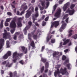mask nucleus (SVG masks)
<instances>
[{"label": "nucleus", "instance_id": "bf43d9fd", "mask_svg": "<svg viewBox=\"0 0 77 77\" xmlns=\"http://www.w3.org/2000/svg\"><path fill=\"white\" fill-rule=\"evenodd\" d=\"M72 30H70L69 31V33H71V32H72Z\"/></svg>", "mask_w": 77, "mask_h": 77}, {"label": "nucleus", "instance_id": "338daca9", "mask_svg": "<svg viewBox=\"0 0 77 77\" xmlns=\"http://www.w3.org/2000/svg\"><path fill=\"white\" fill-rule=\"evenodd\" d=\"M75 51L77 53V47H76L75 48Z\"/></svg>", "mask_w": 77, "mask_h": 77}, {"label": "nucleus", "instance_id": "3c124183", "mask_svg": "<svg viewBox=\"0 0 77 77\" xmlns=\"http://www.w3.org/2000/svg\"><path fill=\"white\" fill-rule=\"evenodd\" d=\"M56 55V52H55L53 54V56L54 57Z\"/></svg>", "mask_w": 77, "mask_h": 77}, {"label": "nucleus", "instance_id": "8fccbe9b", "mask_svg": "<svg viewBox=\"0 0 77 77\" xmlns=\"http://www.w3.org/2000/svg\"><path fill=\"white\" fill-rule=\"evenodd\" d=\"M48 17H47L45 18V21H48Z\"/></svg>", "mask_w": 77, "mask_h": 77}, {"label": "nucleus", "instance_id": "9b49d317", "mask_svg": "<svg viewBox=\"0 0 77 77\" xmlns=\"http://www.w3.org/2000/svg\"><path fill=\"white\" fill-rule=\"evenodd\" d=\"M59 21H55L52 23L51 26V29L53 28V27L54 26H55V27H56L57 26H59Z\"/></svg>", "mask_w": 77, "mask_h": 77}, {"label": "nucleus", "instance_id": "c9c22d12", "mask_svg": "<svg viewBox=\"0 0 77 77\" xmlns=\"http://www.w3.org/2000/svg\"><path fill=\"white\" fill-rule=\"evenodd\" d=\"M22 65L24 64V61L23 60H21L19 62Z\"/></svg>", "mask_w": 77, "mask_h": 77}, {"label": "nucleus", "instance_id": "cd10ccee", "mask_svg": "<svg viewBox=\"0 0 77 77\" xmlns=\"http://www.w3.org/2000/svg\"><path fill=\"white\" fill-rule=\"evenodd\" d=\"M72 38H74V39H75L77 38V35L75 34V35H73L72 36Z\"/></svg>", "mask_w": 77, "mask_h": 77}, {"label": "nucleus", "instance_id": "603ef678", "mask_svg": "<svg viewBox=\"0 0 77 77\" xmlns=\"http://www.w3.org/2000/svg\"><path fill=\"white\" fill-rule=\"evenodd\" d=\"M69 19V18H66V23H68V19Z\"/></svg>", "mask_w": 77, "mask_h": 77}, {"label": "nucleus", "instance_id": "e433bc0d", "mask_svg": "<svg viewBox=\"0 0 77 77\" xmlns=\"http://www.w3.org/2000/svg\"><path fill=\"white\" fill-rule=\"evenodd\" d=\"M51 43H54L55 42V39H51Z\"/></svg>", "mask_w": 77, "mask_h": 77}, {"label": "nucleus", "instance_id": "680f3d73", "mask_svg": "<svg viewBox=\"0 0 77 77\" xmlns=\"http://www.w3.org/2000/svg\"><path fill=\"white\" fill-rule=\"evenodd\" d=\"M44 66H43L42 68V69H41V71H43L44 70Z\"/></svg>", "mask_w": 77, "mask_h": 77}, {"label": "nucleus", "instance_id": "864d4df0", "mask_svg": "<svg viewBox=\"0 0 77 77\" xmlns=\"http://www.w3.org/2000/svg\"><path fill=\"white\" fill-rule=\"evenodd\" d=\"M45 13H46V11H44L43 12H42V11L41 12V14H45Z\"/></svg>", "mask_w": 77, "mask_h": 77}, {"label": "nucleus", "instance_id": "a211bd4d", "mask_svg": "<svg viewBox=\"0 0 77 77\" xmlns=\"http://www.w3.org/2000/svg\"><path fill=\"white\" fill-rule=\"evenodd\" d=\"M20 47L25 53H27V48H25V47L24 46H21Z\"/></svg>", "mask_w": 77, "mask_h": 77}, {"label": "nucleus", "instance_id": "b1692460", "mask_svg": "<svg viewBox=\"0 0 77 77\" xmlns=\"http://www.w3.org/2000/svg\"><path fill=\"white\" fill-rule=\"evenodd\" d=\"M17 24L18 27H21V26H22V24L20 22H18L17 23Z\"/></svg>", "mask_w": 77, "mask_h": 77}, {"label": "nucleus", "instance_id": "f704fd0d", "mask_svg": "<svg viewBox=\"0 0 77 77\" xmlns=\"http://www.w3.org/2000/svg\"><path fill=\"white\" fill-rule=\"evenodd\" d=\"M27 9V6H26L23 8V10H24V11H25V10Z\"/></svg>", "mask_w": 77, "mask_h": 77}, {"label": "nucleus", "instance_id": "39448f33", "mask_svg": "<svg viewBox=\"0 0 77 77\" xmlns=\"http://www.w3.org/2000/svg\"><path fill=\"white\" fill-rule=\"evenodd\" d=\"M10 27L11 28L14 29L13 30H11V33H14V31H15V28H16V27H17L16 23H15V22L14 20H12L11 22L10 23Z\"/></svg>", "mask_w": 77, "mask_h": 77}, {"label": "nucleus", "instance_id": "09e8293b", "mask_svg": "<svg viewBox=\"0 0 77 77\" xmlns=\"http://www.w3.org/2000/svg\"><path fill=\"white\" fill-rule=\"evenodd\" d=\"M65 53H68V49H66L64 51Z\"/></svg>", "mask_w": 77, "mask_h": 77}, {"label": "nucleus", "instance_id": "dca6fc26", "mask_svg": "<svg viewBox=\"0 0 77 77\" xmlns=\"http://www.w3.org/2000/svg\"><path fill=\"white\" fill-rule=\"evenodd\" d=\"M9 63L8 61H5L2 63V64L5 65V64L7 63L6 66H8V67H11L12 66V64H9Z\"/></svg>", "mask_w": 77, "mask_h": 77}, {"label": "nucleus", "instance_id": "c756f323", "mask_svg": "<svg viewBox=\"0 0 77 77\" xmlns=\"http://www.w3.org/2000/svg\"><path fill=\"white\" fill-rule=\"evenodd\" d=\"M45 66L46 68H48V63L47 62L45 64Z\"/></svg>", "mask_w": 77, "mask_h": 77}, {"label": "nucleus", "instance_id": "473e14b6", "mask_svg": "<svg viewBox=\"0 0 77 77\" xmlns=\"http://www.w3.org/2000/svg\"><path fill=\"white\" fill-rule=\"evenodd\" d=\"M69 62V60L68 59L67 60H66L65 62L64 63V65H65V64H67V63H68V62Z\"/></svg>", "mask_w": 77, "mask_h": 77}, {"label": "nucleus", "instance_id": "a19ab883", "mask_svg": "<svg viewBox=\"0 0 77 77\" xmlns=\"http://www.w3.org/2000/svg\"><path fill=\"white\" fill-rule=\"evenodd\" d=\"M46 24V22H43L42 23V25L43 26H44Z\"/></svg>", "mask_w": 77, "mask_h": 77}, {"label": "nucleus", "instance_id": "5701e85b", "mask_svg": "<svg viewBox=\"0 0 77 77\" xmlns=\"http://www.w3.org/2000/svg\"><path fill=\"white\" fill-rule=\"evenodd\" d=\"M3 20H2L1 23V24H0V28L1 29L3 27Z\"/></svg>", "mask_w": 77, "mask_h": 77}, {"label": "nucleus", "instance_id": "20e7f679", "mask_svg": "<svg viewBox=\"0 0 77 77\" xmlns=\"http://www.w3.org/2000/svg\"><path fill=\"white\" fill-rule=\"evenodd\" d=\"M22 55H23V54H19L17 53V52L13 53V58L14 59L13 60V61L14 62V63H15V62H17V60L18 58V57L20 56H22Z\"/></svg>", "mask_w": 77, "mask_h": 77}, {"label": "nucleus", "instance_id": "f03ea898", "mask_svg": "<svg viewBox=\"0 0 77 77\" xmlns=\"http://www.w3.org/2000/svg\"><path fill=\"white\" fill-rule=\"evenodd\" d=\"M38 7H36L35 9V14L32 15V19L33 20V23H35V25L37 26H39V24L37 23V22H35V20H36V18L38 17L39 16V14H38Z\"/></svg>", "mask_w": 77, "mask_h": 77}, {"label": "nucleus", "instance_id": "79ce46f5", "mask_svg": "<svg viewBox=\"0 0 77 77\" xmlns=\"http://www.w3.org/2000/svg\"><path fill=\"white\" fill-rule=\"evenodd\" d=\"M8 25L9 24H8V23L7 22H5V26H8Z\"/></svg>", "mask_w": 77, "mask_h": 77}, {"label": "nucleus", "instance_id": "423d86ee", "mask_svg": "<svg viewBox=\"0 0 77 77\" xmlns=\"http://www.w3.org/2000/svg\"><path fill=\"white\" fill-rule=\"evenodd\" d=\"M34 8L31 7L29 10L27 11V13L25 15V17L26 18H28L31 15V12H33V10Z\"/></svg>", "mask_w": 77, "mask_h": 77}, {"label": "nucleus", "instance_id": "a878e982", "mask_svg": "<svg viewBox=\"0 0 77 77\" xmlns=\"http://www.w3.org/2000/svg\"><path fill=\"white\" fill-rule=\"evenodd\" d=\"M17 34H18V32L16 33L14 35V40H16V39H17Z\"/></svg>", "mask_w": 77, "mask_h": 77}, {"label": "nucleus", "instance_id": "e2e57ef3", "mask_svg": "<svg viewBox=\"0 0 77 77\" xmlns=\"http://www.w3.org/2000/svg\"><path fill=\"white\" fill-rule=\"evenodd\" d=\"M1 72L2 74H4V71L3 70H1Z\"/></svg>", "mask_w": 77, "mask_h": 77}, {"label": "nucleus", "instance_id": "f8f14e48", "mask_svg": "<svg viewBox=\"0 0 77 77\" xmlns=\"http://www.w3.org/2000/svg\"><path fill=\"white\" fill-rule=\"evenodd\" d=\"M62 25L61 26V27L59 29L60 32H62V30L65 29V27L66 26V24L65 23V22H64V21H62Z\"/></svg>", "mask_w": 77, "mask_h": 77}, {"label": "nucleus", "instance_id": "4d7b16f0", "mask_svg": "<svg viewBox=\"0 0 77 77\" xmlns=\"http://www.w3.org/2000/svg\"><path fill=\"white\" fill-rule=\"evenodd\" d=\"M69 33L68 35L69 37L71 36L72 35V33Z\"/></svg>", "mask_w": 77, "mask_h": 77}, {"label": "nucleus", "instance_id": "37998d69", "mask_svg": "<svg viewBox=\"0 0 77 77\" xmlns=\"http://www.w3.org/2000/svg\"><path fill=\"white\" fill-rule=\"evenodd\" d=\"M24 13V11H23L20 14V15H22Z\"/></svg>", "mask_w": 77, "mask_h": 77}, {"label": "nucleus", "instance_id": "0e129e2a", "mask_svg": "<svg viewBox=\"0 0 77 77\" xmlns=\"http://www.w3.org/2000/svg\"><path fill=\"white\" fill-rule=\"evenodd\" d=\"M44 18H45V15H43L42 17V20H43V19H44Z\"/></svg>", "mask_w": 77, "mask_h": 77}, {"label": "nucleus", "instance_id": "72a5a7b5", "mask_svg": "<svg viewBox=\"0 0 77 77\" xmlns=\"http://www.w3.org/2000/svg\"><path fill=\"white\" fill-rule=\"evenodd\" d=\"M70 66H71V65H70V64L69 63V64H68L67 66L68 69H71V68H70Z\"/></svg>", "mask_w": 77, "mask_h": 77}, {"label": "nucleus", "instance_id": "6ab92c4d", "mask_svg": "<svg viewBox=\"0 0 77 77\" xmlns=\"http://www.w3.org/2000/svg\"><path fill=\"white\" fill-rule=\"evenodd\" d=\"M30 26H27L26 27V28L24 29L23 31L25 35H26L27 33V30H28L29 28H30Z\"/></svg>", "mask_w": 77, "mask_h": 77}, {"label": "nucleus", "instance_id": "6e6552de", "mask_svg": "<svg viewBox=\"0 0 77 77\" xmlns=\"http://www.w3.org/2000/svg\"><path fill=\"white\" fill-rule=\"evenodd\" d=\"M5 33L3 34V38H4L5 39H7L8 38H10L11 36L10 35V33H7L6 32V30H4Z\"/></svg>", "mask_w": 77, "mask_h": 77}, {"label": "nucleus", "instance_id": "de8ad7c7", "mask_svg": "<svg viewBox=\"0 0 77 77\" xmlns=\"http://www.w3.org/2000/svg\"><path fill=\"white\" fill-rule=\"evenodd\" d=\"M45 48V47L44 46H43L42 47L41 51H44V50Z\"/></svg>", "mask_w": 77, "mask_h": 77}, {"label": "nucleus", "instance_id": "13d9d810", "mask_svg": "<svg viewBox=\"0 0 77 77\" xmlns=\"http://www.w3.org/2000/svg\"><path fill=\"white\" fill-rule=\"evenodd\" d=\"M17 15H20V12L19 11H17Z\"/></svg>", "mask_w": 77, "mask_h": 77}, {"label": "nucleus", "instance_id": "4468645a", "mask_svg": "<svg viewBox=\"0 0 77 77\" xmlns=\"http://www.w3.org/2000/svg\"><path fill=\"white\" fill-rule=\"evenodd\" d=\"M74 12H75V11L74 10H70L69 9V8L66 11V13H69L70 15H72L74 14Z\"/></svg>", "mask_w": 77, "mask_h": 77}, {"label": "nucleus", "instance_id": "a18cd8bd", "mask_svg": "<svg viewBox=\"0 0 77 77\" xmlns=\"http://www.w3.org/2000/svg\"><path fill=\"white\" fill-rule=\"evenodd\" d=\"M60 47H62V42H60Z\"/></svg>", "mask_w": 77, "mask_h": 77}, {"label": "nucleus", "instance_id": "5fc2aeb1", "mask_svg": "<svg viewBox=\"0 0 77 77\" xmlns=\"http://www.w3.org/2000/svg\"><path fill=\"white\" fill-rule=\"evenodd\" d=\"M62 1H59V4H62V2H63V0H62Z\"/></svg>", "mask_w": 77, "mask_h": 77}, {"label": "nucleus", "instance_id": "ddd939ff", "mask_svg": "<svg viewBox=\"0 0 77 77\" xmlns=\"http://www.w3.org/2000/svg\"><path fill=\"white\" fill-rule=\"evenodd\" d=\"M11 55V52L8 51L7 52V53L3 57V58L4 59H6L9 56H10Z\"/></svg>", "mask_w": 77, "mask_h": 77}, {"label": "nucleus", "instance_id": "c85d7f7f", "mask_svg": "<svg viewBox=\"0 0 77 77\" xmlns=\"http://www.w3.org/2000/svg\"><path fill=\"white\" fill-rule=\"evenodd\" d=\"M52 30V29H51H51L50 30V32L51 33V34H54V33L55 32V31H54L51 32Z\"/></svg>", "mask_w": 77, "mask_h": 77}, {"label": "nucleus", "instance_id": "1a4fd4ad", "mask_svg": "<svg viewBox=\"0 0 77 77\" xmlns=\"http://www.w3.org/2000/svg\"><path fill=\"white\" fill-rule=\"evenodd\" d=\"M41 33L42 32L40 31L39 30H38L36 33V35H34L33 36L34 39H36L38 37H39V36L41 35Z\"/></svg>", "mask_w": 77, "mask_h": 77}, {"label": "nucleus", "instance_id": "ea45409f", "mask_svg": "<svg viewBox=\"0 0 77 77\" xmlns=\"http://www.w3.org/2000/svg\"><path fill=\"white\" fill-rule=\"evenodd\" d=\"M47 52H48V53H51V52H52V51H51V50H48V49L47 50Z\"/></svg>", "mask_w": 77, "mask_h": 77}, {"label": "nucleus", "instance_id": "774afa93", "mask_svg": "<svg viewBox=\"0 0 77 77\" xmlns=\"http://www.w3.org/2000/svg\"><path fill=\"white\" fill-rule=\"evenodd\" d=\"M71 45V42H69L68 44V45Z\"/></svg>", "mask_w": 77, "mask_h": 77}, {"label": "nucleus", "instance_id": "bb28decb", "mask_svg": "<svg viewBox=\"0 0 77 77\" xmlns=\"http://www.w3.org/2000/svg\"><path fill=\"white\" fill-rule=\"evenodd\" d=\"M52 36V35H51L50 38L48 36L47 38V42H48V41L49 40H50V39H51V37Z\"/></svg>", "mask_w": 77, "mask_h": 77}, {"label": "nucleus", "instance_id": "c03bdc74", "mask_svg": "<svg viewBox=\"0 0 77 77\" xmlns=\"http://www.w3.org/2000/svg\"><path fill=\"white\" fill-rule=\"evenodd\" d=\"M7 14L8 15H10V16L12 15V14L10 12H8L7 13Z\"/></svg>", "mask_w": 77, "mask_h": 77}, {"label": "nucleus", "instance_id": "aec40b11", "mask_svg": "<svg viewBox=\"0 0 77 77\" xmlns=\"http://www.w3.org/2000/svg\"><path fill=\"white\" fill-rule=\"evenodd\" d=\"M63 41L64 42L63 43V45H65L66 44V43H67V42H68L69 41V39L66 40V38H65L63 39Z\"/></svg>", "mask_w": 77, "mask_h": 77}, {"label": "nucleus", "instance_id": "f3484780", "mask_svg": "<svg viewBox=\"0 0 77 77\" xmlns=\"http://www.w3.org/2000/svg\"><path fill=\"white\" fill-rule=\"evenodd\" d=\"M69 3L68 2L65 4L63 7V10L64 11H65L68 8V6H69Z\"/></svg>", "mask_w": 77, "mask_h": 77}, {"label": "nucleus", "instance_id": "0eeeda50", "mask_svg": "<svg viewBox=\"0 0 77 77\" xmlns=\"http://www.w3.org/2000/svg\"><path fill=\"white\" fill-rule=\"evenodd\" d=\"M61 12V10L60 8L57 9V12L54 15V17H55L57 18H54L53 20H56L57 19V18H59L60 17Z\"/></svg>", "mask_w": 77, "mask_h": 77}, {"label": "nucleus", "instance_id": "58836bf2", "mask_svg": "<svg viewBox=\"0 0 77 77\" xmlns=\"http://www.w3.org/2000/svg\"><path fill=\"white\" fill-rule=\"evenodd\" d=\"M65 59H66V57L64 55H63L62 57V60H65Z\"/></svg>", "mask_w": 77, "mask_h": 77}, {"label": "nucleus", "instance_id": "6e6d98bb", "mask_svg": "<svg viewBox=\"0 0 77 77\" xmlns=\"http://www.w3.org/2000/svg\"><path fill=\"white\" fill-rule=\"evenodd\" d=\"M28 24H29V26H31V25H32V22H28Z\"/></svg>", "mask_w": 77, "mask_h": 77}, {"label": "nucleus", "instance_id": "7ed1b4c3", "mask_svg": "<svg viewBox=\"0 0 77 77\" xmlns=\"http://www.w3.org/2000/svg\"><path fill=\"white\" fill-rule=\"evenodd\" d=\"M39 2L41 3H42V6L43 7L42 8H41V6L40 5H38V6L39 7V8H40V10L41 11H42V10H43L44 9V8H45V9H47V8L48 7V6H49V2H48L46 4V5L45 4V2L44 1H42L41 0H40Z\"/></svg>", "mask_w": 77, "mask_h": 77}, {"label": "nucleus", "instance_id": "f257e3e1", "mask_svg": "<svg viewBox=\"0 0 77 77\" xmlns=\"http://www.w3.org/2000/svg\"><path fill=\"white\" fill-rule=\"evenodd\" d=\"M65 74L66 75H69V73L66 71V68H64V69H63L62 68H61L60 72L59 71V69H57V71H56L54 73V75L55 77L58 75V77H61V74L64 75V74Z\"/></svg>", "mask_w": 77, "mask_h": 77}, {"label": "nucleus", "instance_id": "412c9836", "mask_svg": "<svg viewBox=\"0 0 77 77\" xmlns=\"http://www.w3.org/2000/svg\"><path fill=\"white\" fill-rule=\"evenodd\" d=\"M57 6V4H55L54 6H53L52 14L55 11V10H56V9Z\"/></svg>", "mask_w": 77, "mask_h": 77}, {"label": "nucleus", "instance_id": "2eb2a0df", "mask_svg": "<svg viewBox=\"0 0 77 77\" xmlns=\"http://www.w3.org/2000/svg\"><path fill=\"white\" fill-rule=\"evenodd\" d=\"M4 45V39H0V50L2 49L3 46Z\"/></svg>", "mask_w": 77, "mask_h": 77}, {"label": "nucleus", "instance_id": "7c9ffc66", "mask_svg": "<svg viewBox=\"0 0 77 77\" xmlns=\"http://www.w3.org/2000/svg\"><path fill=\"white\" fill-rule=\"evenodd\" d=\"M68 16V14H67L65 15L64 16L63 18V20H64V19H65L66 17H67Z\"/></svg>", "mask_w": 77, "mask_h": 77}, {"label": "nucleus", "instance_id": "4c0bfd02", "mask_svg": "<svg viewBox=\"0 0 77 77\" xmlns=\"http://www.w3.org/2000/svg\"><path fill=\"white\" fill-rule=\"evenodd\" d=\"M75 6V5L74 4L72 5L71 6H70L71 9H72Z\"/></svg>", "mask_w": 77, "mask_h": 77}, {"label": "nucleus", "instance_id": "9d476101", "mask_svg": "<svg viewBox=\"0 0 77 77\" xmlns=\"http://www.w3.org/2000/svg\"><path fill=\"white\" fill-rule=\"evenodd\" d=\"M28 39H29V41L31 42V45L32 47H35V45L34 44V42H33V41H32V39H31V35L30 34H28Z\"/></svg>", "mask_w": 77, "mask_h": 77}, {"label": "nucleus", "instance_id": "4be33fe9", "mask_svg": "<svg viewBox=\"0 0 77 77\" xmlns=\"http://www.w3.org/2000/svg\"><path fill=\"white\" fill-rule=\"evenodd\" d=\"M6 45L7 48H9V47H10V45H9V41H7Z\"/></svg>", "mask_w": 77, "mask_h": 77}, {"label": "nucleus", "instance_id": "69168bd1", "mask_svg": "<svg viewBox=\"0 0 77 77\" xmlns=\"http://www.w3.org/2000/svg\"><path fill=\"white\" fill-rule=\"evenodd\" d=\"M48 69H46L45 71V72H47Z\"/></svg>", "mask_w": 77, "mask_h": 77}, {"label": "nucleus", "instance_id": "2f4dec72", "mask_svg": "<svg viewBox=\"0 0 77 77\" xmlns=\"http://www.w3.org/2000/svg\"><path fill=\"white\" fill-rule=\"evenodd\" d=\"M41 59H42V62H45L46 61V59H45L42 57L41 58Z\"/></svg>", "mask_w": 77, "mask_h": 77}, {"label": "nucleus", "instance_id": "393cba45", "mask_svg": "<svg viewBox=\"0 0 77 77\" xmlns=\"http://www.w3.org/2000/svg\"><path fill=\"white\" fill-rule=\"evenodd\" d=\"M12 18L7 19L6 20V22H7V23L9 22V21H10L12 20Z\"/></svg>", "mask_w": 77, "mask_h": 77}, {"label": "nucleus", "instance_id": "052dcab7", "mask_svg": "<svg viewBox=\"0 0 77 77\" xmlns=\"http://www.w3.org/2000/svg\"><path fill=\"white\" fill-rule=\"evenodd\" d=\"M35 0H32L31 1V3H35Z\"/></svg>", "mask_w": 77, "mask_h": 77}, {"label": "nucleus", "instance_id": "49530a36", "mask_svg": "<svg viewBox=\"0 0 77 77\" xmlns=\"http://www.w3.org/2000/svg\"><path fill=\"white\" fill-rule=\"evenodd\" d=\"M9 75L10 77H12V72H10V73Z\"/></svg>", "mask_w": 77, "mask_h": 77}]
</instances>
